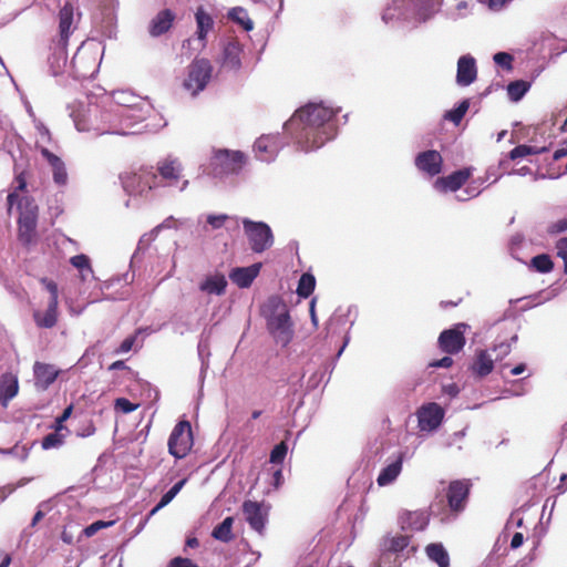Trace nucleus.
Returning <instances> with one entry per match:
<instances>
[{
    "label": "nucleus",
    "mask_w": 567,
    "mask_h": 567,
    "mask_svg": "<svg viewBox=\"0 0 567 567\" xmlns=\"http://www.w3.org/2000/svg\"><path fill=\"white\" fill-rule=\"evenodd\" d=\"M493 350L496 352V360H502L511 353L512 344L509 342H501Z\"/></svg>",
    "instance_id": "48"
},
{
    "label": "nucleus",
    "mask_w": 567,
    "mask_h": 567,
    "mask_svg": "<svg viewBox=\"0 0 567 567\" xmlns=\"http://www.w3.org/2000/svg\"><path fill=\"white\" fill-rule=\"evenodd\" d=\"M18 240L25 247L37 243L39 207L34 199L24 196L19 203Z\"/></svg>",
    "instance_id": "3"
},
{
    "label": "nucleus",
    "mask_w": 567,
    "mask_h": 567,
    "mask_svg": "<svg viewBox=\"0 0 567 567\" xmlns=\"http://www.w3.org/2000/svg\"><path fill=\"white\" fill-rule=\"evenodd\" d=\"M19 391V383L17 377L11 373H6L0 378V403L7 406L9 401L12 400Z\"/></svg>",
    "instance_id": "25"
},
{
    "label": "nucleus",
    "mask_w": 567,
    "mask_h": 567,
    "mask_svg": "<svg viewBox=\"0 0 567 567\" xmlns=\"http://www.w3.org/2000/svg\"><path fill=\"white\" fill-rule=\"evenodd\" d=\"M336 113L322 104H308L290 117L285 128L293 136L301 150L308 152L321 147L337 133Z\"/></svg>",
    "instance_id": "1"
},
{
    "label": "nucleus",
    "mask_w": 567,
    "mask_h": 567,
    "mask_svg": "<svg viewBox=\"0 0 567 567\" xmlns=\"http://www.w3.org/2000/svg\"><path fill=\"white\" fill-rule=\"evenodd\" d=\"M466 323H457L451 329L443 330L437 339L440 349L452 355L463 350L466 339L464 336Z\"/></svg>",
    "instance_id": "12"
},
{
    "label": "nucleus",
    "mask_w": 567,
    "mask_h": 567,
    "mask_svg": "<svg viewBox=\"0 0 567 567\" xmlns=\"http://www.w3.org/2000/svg\"><path fill=\"white\" fill-rule=\"evenodd\" d=\"M175 19L176 16L171 9L161 10L148 24L150 34L154 38L165 34L173 27Z\"/></svg>",
    "instance_id": "19"
},
{
    "label": "nucleus",
    "mask_w": 567,
    "mask_h": 567,
    "mask_svg": "<svg viewBox=\"0 0 567 567\" xmlns=\"http://www.w3.org/2000/svg\"><path fill=\"white\" fill-rule=\"evenodd\" d=\"M125 192L130 195H143L161 186L159 177L150 168L125 173L121 176Z\"/></svg>",
    "instance_id": "7"
},
{
    "label": "nucleus",
    "mask_w": 567,
    "mask_h": 567,
    "mask_svg": "<svg viewBox=\"0 0 567 567\" xmlns=\"http://www.w3.org/2000/svg\"><path fill=\"white\" fill-rule=\"evenodd\" d=\"M110 523H105L103 520L94 522L84 529V533L86 536H93L97 530H100L103 527H106Z\"/></svg>",
    "instance_id": "51"
},
{
    "label": "nucleus",
    "mask_w": 567,
    "mask_h": 567,
    "mask_svg": "<svg viewBox=\"0 0 567 567\" xmlns=\"http://www.w3.org/2000/svg\"><path fill=\"white\" fill-rule=\"evenodd\" d=\"M468 106H470L468 101L465 100V101L461 102L457 107L449 111L445 114V118L453 122L455 125L460 124V122L466 114Z\"/></svg>",
    "instance_id": "39"
},
{
    "label": "nucleus",
    "mask_w": 567,
    "mask_h": 567,
    "mask_svg": "<svg viewBox=\"0 0 567 567\" xmlns=\"http://www.w3.org/2000/svg\"><path fill=\"white\" fill-rule=\"evenodd\" d=\"M415 166L431 177L436 176L442 171V155L435 150L421 152L415 157Z\"/></svg>",
    "instance_id": "15"
},
{
    "label": "nucleus",
    "mask_w": 567,
    "mask_h": 567,
    "mask_svg": "<svg viewBox=\"0 0 567 567\" xmlns=\"http://www.w3.org/2000/svg\"><path fill=\"white\" fill-rule=\"evenodd\" d=\"M565 156H567V146H566V147H563V148H558V150H556V151L554 152V155H553V157H554V159H555V161H558V159H560V158H563V157H565Z\"/></svg>",
    "instance_id": "62"
},
{
    "label": "nucleus",
    "mask_w": 567,
    "mask_h": 567,
    "mask_svg": "<svg viewBox=\"0 0 567 567\" xmlns=\"http://www.w3.org/2000/svg\"><path fill=\"white\" fill-rule=\"evenodd\" d=\"M80 16L78 13V19H75V8L71 2H65L58 12V35L52 41L53 61L51 62L55 74L66 64L69 40L78 29Z\"/></svg>",
    "instance_id": "2"
},
{
    "label": "nucleus",
    "mask_w": 567,
    "mask_h": 567,
    "mask_svg": "<svg viewBox=\"0 0 567 567\" xmlns=\"http://www.w3.org/2000/svg\"><path fill=\"white\" fill-rule=\"evenodd\" d=\"M40 152L52 168L54 183L64 186L68 183V173L62 159L45 147H42Z\"/></svg>",
    "instance_id": "23"
},
{
    "label": "nucleus",
    "mask_w": 567,
    "mask_h": 567,
    "mask_svg": "<svg viewBox=\"0 0 567 567\" xmlns=\"http://www.w3.org/2000/svg\"><path fill=\"white\" fill-rule=\"evenodd\" d=\"M524 543V535L522 533H515L511 540V548L517 549L519 548Z\"/></svg>",
    "instance_id": "56"
},
{
    "label": "nucleus",
    "mask_w": 567,
    "mask_h": 567,
    "mask_svg": "<svg viewBox=\"0 0 567 567\" xmlns=\"http://www.w3.org/2000/svg\"><path fill=\"white\" fill-rule=\"evenodd\" d=\"M124 369H127V367H126L125 362L122 360H117L109 367V370H124Z\"/></svg>",
    "instance_id": "61"
},
{
    "label": "nucleus",
    "mask_w": 567,
    "mask_h": 567,
    "mask_svg": "<svg viewBox=\"0 0 567 567\" xmlns=\"http://www.w3.org/2000/svg\"><path fill=\"white\" fill-rule=\"evenodd\" d=\"M567 230V219H559L550 226V231L554 234L563 233Z\"/></svg>",
    "instance_id": "54"
},
{
    "label": "nucleus",
    "mask_w": 567,
    "mask_h": 567,
    "mask_svg": "<svg viewBox=\"0 0 567 567\" xmlns=\"http://www.w3.org/2000/svg\"><path fill=\"white\" fill-rule=\"evenodd\" d=\"M529 83L523 80L513 81L507 86V94L514 102L519 101L529 90Z\"/></svg>",
    "instance_id": "36"
},
{
    "label": "nucleus",
    "mask_w": 567,
    "mask_h": 567,
    "mask_svg": "<svg viewBox=\"0 0 567 567\" xmlns=\"http://www.w3.org/2000/svg\"><path fill=\"white\" fill-rule=\"evenodd\" d=\"M472 488V482L468 478L451 481L445 489V501L450 513L454 516H458L466 508L470 493Z\"/></svg>",
    "instance_id": "9"
},
{
    "label": "nucleus",
    "mask_w": 567,
    "mask_h": 567,
    "mask_svg": "<svg viewBox=\"0 0 567 567\" xmlns=\"http://www.w3.org/2000/svg\"><path fill=\"white\" fill-rule=\"evenodd\" d=\"M434 12V8L433 6L432 7H426L421 13H420V17L421 19L424 21L426 20L430 16H432Z\"/></svg>",
    "instance_id": "63"
},
{
    "label": "nucleus",
    "mask_w": 567,
    "mask_h": 567,
    "mask_svg": "<svg viewBox=\"0 0 567 567\" xmlns=\"http://www.w3.org/2000/svg\"><path fill=\"white\" fill-rule=\"evenodd\" d=\"M186 483V478H183L179 482H177L173 487H171L169 491H167L173 497H175L179 491L183 488V486L185 485Z\"/></svg>",
    "instance_id": "57"
},
{
    "label": "nucleus",
    "mask_w": 567,
    "mask_h": 567,
    "mask_svg": "<svg viewBox=\"0 0 567 567\" xmlns=\"http://www.w3.org/2000/svg\"><path fill=\"white\" fill-rule=\"evenodd\" d=\"M16 192H24L27 189V177L24 172H21L16 176Z\"/></svg>",
    "instance_id": "55"
},
{
    "label": "nucleus",
    "mask_w": 567,
    "mask_h": 567,
    "mask_svg": "<svg viewBox=\"0 0 567 567\" xmlns=\"http://www.w3.org/2000/svg\"><path fill=\"white\" fill-rule=\"evenodd\" d=\"M64 443V435L54 430L53 433L45 435L42 440L41 446L44 450L59 447Z\"/></svg>",
    "instance_id": "41"
},
{
    "label": "nucleus",
    "mask_w": 567,
    "mask_h": 567,
    "mask_svg": "<svg viewBox=\"0 0 567 567\" xmlns=\"http://www.w3.org/2000/svg\"><path fill=\"white\" fill-rule=\"evenodd\" d=\"M287 450L288 447L285 442L277 444L270 453V462L276 464L281 463L286 457Z\"/></svg>",
    "instance_id": "44"
},
{
    "label": "nucleus",
    "mask_w": 567,
    "mask_h": 567,
    "mask_svg": "<svg viewBox=\"0 0 567 567\" xmlns=\"http://www.w3.org/2000/svg\"><path fill=\"white\" fill-rule=\"evenodd\" d=\"M34 384L39 390H47L59 377L60 370L54 365L37 361L33 365Z\"/></svg>",
    "instance_id": "17"
},
{
    "label": "nucleus",
    "mask_w": 567,
    "mask_h": 567,
    "mask_svg": "<svg viewBox=\"0 0 567 567\" xmlns=\"http://www.w3.org/2000/svg\"><path fill=\"white\" fill-rule=\"evenodd\" d=\"M494 369V360L488 354L487 350H477L475 359L471 365L473 374L478 378L488 375Z\"/></svg>",
    "instance_id": "26"
},
{
    "label": "nucleus",
    "mask_w": 567,
    "mask_h": 567,
    "mask_svg": "<svg viewBox=\"0 0 567 567\" xmlns=\"http://www.w3.org/2000/svg\"><path fill=\"white\" fill-rule=\"evenodd\" d=\"M23 197H19V194L18 192H12L10 193L8 196H7V202L9 204V206L11 207L14 203L18 202V204L20 203V200L22 199Z\"/></svg>",
    "instance_id": "59"
},
{
    "label": "nucleus",
    "mask_w": 567,
    "mask_h": 567,
    "mask_svg": "<svg viewBox=\"0 0 567 567\" xmlns=\"http://www.w3.org/2000/svg\"><path fill=\"white\" fill-rule=\"evenodd\" d=\"M72 411H73V406L72 405H69L68 408L64 409V411L62 412L61 415H59L56 419H55V424L53 426V429L56 431V432H60L64 429V425L63 423L71 416L72 414Z\"/></svg>",
    "instance_id": "47"
},
{
    "label": "nucleus",
    "mask_w": 567,
    "mask_h": 567,
    "mask_svg": "<svg viewBox=\"0 0 567 567\" xmlns=\"http://www.w3.org/2000/svg\"><path fill=\"white\" fill-rule=\"evenodd\" d=\"M115 408L120 409L123 413H131L137 409V404L132 403L125 398H118L115 400Z\"/></svg>",
    "instance_id": "46"
},
{
    "label": "nucleus",
    "mask_w": 567,
    "mask_h": 567,
    "mask_svg": "<svg viewBox=\"0 0 567 567\" xmlns=\"http://www.w3.org/2000/svg\"><path fill=\"white\" fill-rule=\"evenodd\" d=\"M32 317L37 327L51 329L58 323L59 305L48 303V308L44 312L35 310Z\"/></svg>",
    "instance_id": "27"
},
{
    "label": "nucleus",
    "mask_w": 567,
    "mask_h": 567,
    "mask_svg": "<svg viewBox=\"0 0 567 567\" xmlns=\"http://www.w3.org/2000/svg\"><path fill=\"white\" fill-rule=\"evenodd\" d=\"M227 219H228V216L225 214L209 215L207 217V224H209L214 229H218L224 226V224Z\"/></svg>",
    "instance_id": "49"
},
{
    "label": "nucleus",
    "mask_w": 567,
    "mask_h": 567,
    "mask_svg": "<svg viewBox=\"0 0 567 567\" xmlns=\"http://www.w3.org/2000/svg\"><path fill=\"white\" fill-rule=\"evenodd\" d=\"M261 264H254L249 267H237L229 272L230 280L239 288H248L259 275Z\"/></svg>",
    "instance_id": "21"
},
{
    "label": "nucleus",
    "mask_w": 567,
    "mask_h": 567,
    "mask_svg": "<svg viewBox=\"0 0 567 567\" xmlns=\"http://www.w3.org/2000/svg\"><path fill=\"white\" fill-rule=\"evenodd\" d=\"M234 517H226L220 524L214 527L212 536L220 542L228 543L234 538L233 535Z\"/></svg>",
    "instance_id": "34"
},
{
    "label": "nucleus",
    "mask_w": 567,
    "mask_h": 567,
    "mask_svg": "<svg viewBox=\"0 0 567 567\" xmlns=\"http://www.w3.org/2000/svg\"><path fill=\"white\" fill-rule=\"evenodd\" d=\"M494 62L506 70H511L513 56L506 52H498L494 55Z\"/></svg>",
    "instance_id": "45"
},
{
    "label": "nucleus",
    "mask_w": 567,
    "mask_h": 567,
    "mask_svg": "<svg viewBox=\"0 0 567 567\" xmlns=\"http://www.w3.org/2000/svg\"><path fill=\"white\" fill-rule=\"evenodd\" d=\"M453 364V359L450 355H446L440 360L432 361L429 367L431 368H450Z\"/></svg>",
    "instance_id": "52"
},
{
    "label": "nucleus",
    "mask_w": 567,
    "mask_h": 567,
    "mask_svg": "<svg viewBox=\"0 0 567 567\" xmlns=\"http://www.w3.org/2000/svg\"><path fill=\"white\" fill-rule=\"evenodd\" d=\"M226 277L219 272L207 276L199 285L200 291L217 296L224 295L226 291Z\"/></svg>",
    "instance_id": "28"
},
{
    "label": "nucleus",
    "mask_w": 567,
    "mask_h": 567,
    "mask_svg": "<svg viewBox=\"0 0 567 567\" xmlns=\"http://www.w3.org/2000/svg\"><path fill=\"white\" fill-rule=\"evenodd\" d=\"M194 445L190 422L181 420L174 426L167 442L168 453L177 460L186 457Z\"/></svg>",
    "instance_id": "6"
},
{
    "label": "nucleus",
    "mask_w": 567,
    "mask_h": 567,
    "mask_svg": "<svg viewBox=\"0 0 567 567\" xmlns=\"http://www.w3.org/2000/svg\"><path fill=\"white\" fill-rule=\"evenodd\" d=\"M256 156L262 162H270L277 153L276 137L267 135L260 136L254 144Z\"/></svg>",
    "instance_id": "24"
},
{
    "label": "nucleus",
    "mask_w": 567,
    "mask_h": 567,
    "mask_svg": "<svg viewBox=\"0 0 567 567\" xmlns=\"http://www.w3.org/2000/svg\"><path fill=\"white\" fill-rule=\"evenodd\" d=\"M243 45L237 39L229 40L224 47L223 66L238 70L241 66Z\"/></svg>",
    "instance_id": "22"
},
{
    "label": "nucleus",
    "mask_w": 567,
    "mask_h": 567,
    "mask_svg": "<svg viewBox=\"0 0 567 567\" xmlns=\"http://www.w3.org/2000/svg\"><path fill=\"white\" fill-rule=\"evenodd\" d=\"M530 267L540 274H547L553 270L554 262L549 255L540 254L532 258Z\"/></svg>",
    "instance_id": "37"
},
{
    "label": "nucleus",
    "mask_w": 567,
    "mask_h": 567,
    "mask_svg": "<svg viewBox=\"0 0 567 567\" xmlns=\"http://www.w3.org/2000/svg\"><path fill=\"white\" fill-rule=\"evenodd\" d=\"M195 19L197 23V37L199 40H206L207 33L214 27V20L209 13H207L203 7L197 8L195 12Z\"/></svg>",
    "instance_id": "31"
},
{
    "label": "nucleus",
    "mask_w": 567,
    "mask_h": 567,
    "mask_svg": "<svg viewBox=\"0 0 567 567\" xmlns=\"http://www.w3.org/2000/svg\"><path fill=\"white\" fill-rule=\"evenodd\" d=\"M227 18L240 25L245 31L254 29V22L249 18L248 11L243 7L231 8L227 13Z\"/></svg>",
    "instance_id": "33"
},
{
    "label": "nucleus",
    "mask_w": 567,
    "mask_h": 567,
    "mask_svg": "<svg viewBox=\"0 0 567 567\" xmlns=\"http://www.w3.org/2000/svg\"><path fill=\"white\" fill-rule=\"evenodd\" d=\"M11 563V557L9 554H3L0 551V567H9Z\"/></svg>",
    "instance_id": "60"
},
{
    "label": "nucleus",
    "mask_w": 567,
    "mask_h": 567,
    "mask_svg": "<svg viewBox=\"0 0 567 567\" xmlns=\"http://www.w3.org/2000/svg\"><path fill=\"white\" fill-rule=\"evenodd\" d=\"M410 544V537L406 535H398L392 537L386 545V548L390 551L399 553L405 549Z\"/></svg>",
    "instance_id": "42"
},
{
    "label": "nucleus",
    "mask_w": 567,
    "mask_h": 567,
    "mask_svg": "<svg viewBox=\"0 0 567 567\" xmlns=\"http://www.w3.org/2000/svg\"><path fill=\"white\" fill-rule=\"evenodd\" d=\"M477 70L475 59L471 55H463L457 61L456 82L462 86H467L476 79Z\"/></svg>",
    "instance_id": "20"
},
{
    "label": "nucleus",
    "mask_w": 567,
    "mask_h": 567,
    "mask_svg": "<svg viewBox=\"0 0 567 567\" xmlns=\"http://www.w3.org/2000/svg\"><path fill=\"white\" fill-rule=\"evenodd\" d=\"M545 151H546V147L538 148L536 146H529V145L522 144V145H518V146L514 147L509 152V158L515 161L517 158H522V157H525L527 155L539 154V153L545 152Z\"/></svg>",
    "instance_id": "38"
},
{
    "label": "nucleus",
    "mask_w": 567,
    "mask_h": 567,
    "mask_svg": "<svg viewBox=\"0 0 567 567\" xmlns=\"http://www.w3.org/2000/svg\"><path fill=\"white\" fill-rule=\"evenodd\" d=\"M429 524L425 512H408L402 516V528L410 530H423Z\"/></svg>",
    "instance_id": "29"
},
{
    "label": "nucleus",
    "mask_w": 567,
    "mask_h": 567,
    "mask_svg": "<svg viewBox=\"0 0 567 567\" xmlns=\"http://www.w3.org/2000/svg\"><path fill=\"white\" fill-rule=\"evenodd\" d=\"M173 496L166 492L161 501L158 502V504L151 511V515L155 514L158 509H161L162 507L166 506L167 504H169L172 501H173Z\"/></svg>",
    "instance_id": "53"
},
{
    "label": "nucleus",
    "mask_w": 567,
    "mask_h": 567,
    "mask_svg": "<svg viewBox=\"0 0 567 567\" xmlns=\"http://www.w3.org/2000/svg\"><path fill=\"white\" fill-rule=\"evenodd\" d=\"M241 511L249 527L262 534L268 520L269 506L264 502L247 499L243 503Z\"/></svg>",
    "instance_id": "11"
},
{
    "label": "nucleus",
    "mask_w": 567,
    "mask_h": 567,
    "mask_svg": "<svg viewBox=\"0 0 567 567\" xmlns=\"http://www.w3.org/2000/svg\"><path fill=\"white\" fill-rule=\"evenodd\" d=\"M427 557L436 563L439 567H449L450 557L442 544H430L425 548Z\"/></svg>",
    "instance_id": "32"
},
{
    "label": "nucleus",
    "mask_w": 567,
    "mask_h": 567,
    "mask_svg": "<svg viewBox=\"0 0 567 567\" xmlns=\"http://www.w3.org/2000/svg\"><path fill=\"white\" fill-rule=\"evenodd\" d=\"M471 177V171L468 168L458 169L452 174L440 177L435 182V188L440 192H456L460 189Z\"/></svg>",
    "instance_id": "18"
},
{
    "label": "nucleus",
    "mask_w": 567,
    "mask_h": 567,
    "mask_svg": "<svg viewBox=\"0 0 567 567\" xmlns=\"http://www.w3.org/2000/svg\"><path fill=\"white\" fill-rule=\"evenodd\" d=\"M199 546V542L196 537H188L186 539V547L197 548Z\"/></svg>",
    "instance_id": "64"
},
{
    "label": "nucleus",
    "mask_w": 567,
    "mask_h": 567,
    "mask_svg": "<svg viewBox=\"0 0 567 567\" xmlns=\"http://www.w3.org/2000/svg\"><path fill=\"white\" fill-rule=\"evenodd\" d=\"M444 417V410L437 403H427L417 411L419 427L421 431H433L440 426Z\"/></svg>",
    "instance_id": "14"
},
{
    "label": "nucleus",
    "mask_w": 567,
    "mask_h": 567,
    "mask_svg": "<svg viewBox=\"0 0 567 567\" xmlns=\"http://www.w3.org/2000/svg\"><path fill=\"white\" fill-rule=\"evenodd\" d=\"M316 287V278L313 275L309 272H305L301 275L298 287H297V293L302 298H308L315 290Z\"/></svg>",
    "instance_id": "35"
},
{
    "label": "nucleus",
    "mask_w": 567,
    "mask_h": 567,
    "mask_svg": "<svg viewBox=\"0 0 567 567\" xmlns=\"http://www.w3.org/2000/svg\"><path fill=\"white\" fill-rule=\"evenodd\" d=\"M245 164L246 156L243 152L217 150L214 152L209 161L208 174L218 178L231 174H238Z\"/></svg>",
    "instance_id": "4"
},
{
    "label": "nucleus",
    "mask_w": 567,
    "mask_h": 567,
    "mask_svg": "<svg viewBox=\"0 0 567 567\" xmlns=\"http://www.w3.org/2000/svg\"><path fill=\"white\" fill-rule=\"evenodd\" d=\"M186 483V478H183L179 482H177L173 487H171L169 491H167L173 497H175L179 491L183 488V486L185 485Z\"/></svg>",
    "instance_id": "58"
},
{
    "label": "nucleus",
    "mask_w": 567,
    "mask_h": 567,
    "mask_svg": "<svg viewBox=\"0 0 567 567\" xmlns=\"http://www.w3.org/2000/svg\"><path fill=\"white\" fill-rule=\"evenodd\" d=\"M267 328L276 342L280 343L282 347L288 346L292 340L293 331L290 316L287 311L270 317L267 321Z\"/></svg>",
    "instance_id": "13"
},
{
    "label": "nucleus",
    "mask_w": 567,
    "mask_h": 567,
    "mask_svg": "<svg viewBox=\"0 0 567 567\" xmlns=\"http://www.w3.org/2000/svg\"><path fill=\"white\" fill-rule=\"evenodd\" d=\"M402 455H400L394 462L382 468L377 478L378 485L386 486L393 483L402 471Z\"/></svg>",
    "instance_id": "30"
},
{
    "label": "nucleus",
    "mask_w": 567,
    "mask_h": 567,
    "mask_svg": "<svg viewBox=\"0 0 567 567\" xmlns=\"http://www.w3.org/2000/svg\"><path fill=\"white\" fill-rule=\"evenodd\" d=\"M136 341V337L135 336H131V337H127L125 338L122 343L120 344V347L115 350V353L118 354V353H125V352H128L132 350L134 343Z\"/></svg>",
    "instance_id": "50"
},
{
    "label": "nucleus",
    "mask_w": 567,
    "mask_h": 567,
    "mask_svg": "<svg viewBox=\"0 0 567 567\" xmlns=\"http://www.w3.org/2000/svg\"><path fill=\"white\" fill-rule=\"evenodd\" d=\"M244 231L248 238L250 249L260 254L274 245V234L271 228L262 221H252L245 218L243 220Z\"/></svg>",
    "instance_id": "8"
},
{
    "label": "nucleus",
    "mask_w": 567,
    "mask_h": 567,
    "mask_svg": "<svg viewBox=\"0 0 567 567\" xmlns=\"http://www.w3.org/2000/svg\"><path fill=\"white\" fill-rule=\"evenodd\" d=\"M213 66L207 59H196L188 66L187 78L184 80L185 90L192 95L203 91L210 80Z\"/></svg>",
    "instance_id": "10"
},
{
    "label": "nucleus",
    "mask_w": 567,
    "mask_h": 567,
    "mask_svg": "<svg viewBox=\"0 0 567 567\" xmlns=\"http://www.w3.org/2000/svg\"><path fill=\"white\" fill-rule=\"evenodd\" d=\"M70 262L73 267H75L80 271L87 270L90 272H93L91 262H90V258L84 254H80V255H75V256L71 257Z\"/></svg>",
    "instance_id": "43"
},
{
    "label": "nucleus",
    "mask_w": 567,
    "mask_h": 567,
    "mask_svg": "<svg viewBox=\"0 0 567 567\" xmlns=\"http://www.w3.org/2000/svg\"><path fill=\"white\" fill-rule=\"evenodd\" d=\"M100 59L97 48L81 43L71 60L73 74L79 80L92 78L99 69Z\"/></svg>",
    "instance_id": "5"
},
{
    "label": "nucleus",
    "mask_w": 567,
    "mask_h": 567,
    "mask_svg": "<svg viewBox=\"0 0 567 567\" xmlns=\"http://www.w3.org/2000/svg\"><path fill=\"white\" fill-rule=\"evenodd\" d=\"M157 171L161 179L165 181L167 186L177 185L183 177V166L176 158L167 157L158 162Z\"/></svg>",
    "instance_id": "16"
},
{
    "label": "nucleus",
    "mask_w": 567,
    "mask_h": 567,
    "mask_svg": "<svg viewBox=\"0 0 567 567\" xmlns=\"http://www.w3.org/2000/svg\"><path fill=\"white\" fill-rule=\"evenodd\" d=\"M40 284L50 293L49 303L59 305V287H58V284L54 280H52V279H50L48 277L40 278Z\"/></svg>",
    "instance_id": "40"
}]
</instances>
